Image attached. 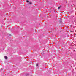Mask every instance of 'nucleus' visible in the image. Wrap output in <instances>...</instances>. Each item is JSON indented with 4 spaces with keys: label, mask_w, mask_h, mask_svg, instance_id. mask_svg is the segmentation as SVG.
<instances>
[{
    "label": "nucleus",
    "mask_w": 76,
    "mask_h": 76,
    "mask_svg": "<svg viewBox=\"0 0 76 76\" xmlns=\"http://www.w3.org/2000/svg\"><path fill=\"white\" fill-rule=\"evenodd\" d=\"M25 75L26 76H29V74L26 73L25 74Z\"/></svg>",
    "instance_id": "20e7f679"
},
{
    "label": "nucleus",
    "mask_w": 76,
    "mask_h": 76,
    "mask_svg": "<svg viewBox=\"0 0 76 76\" xmlns=\"http://www.w3.org/2000/svg\"><path fill=\"white\" fill-rule=\"evenodd\" d=\"M4 58L6 60H7V58H8V57H7V56H5Z\"/></svg>",
    "instance_id": "f03ea898"
},
{
    "label": "nucleus",
    "mask_w": 76,
    "mask_h": 76,
    "mask_svg": "<svg viewBox=\"0 0 76 76\" xmlns=\"http://www.w3.org/2000/svg\"><path fill=\"white\" fill-rule=\"evenodd\" d=\"M29 4H32V3L31 2H29Z\"/></svg>",
    "instance_id": "39448f33"
},
{
    "label": "nucleus",
    "mask_w": 76,
    "mask_h": 76,
    "mask_svg": "<svg viewBox=\"0 0 76 76\" xmlns=\"http://www.w3.org/2000/svg\"><path fill=\"white\" fill-rule=\"evenodd\" d=\"M71 67H72V66H71Z\"/></svg>",
    "instance_id": "f3484780"
},
{
    "label": "nucleus",
    "mask_w": 76,
    "mask_h": 76,
    "mask_svg": "<svg viewBox=\"0 0 76 76\" xmlns=\"http://www.w3.org/2000/svg\"><path fill=\"white\" fill-rule=\"evenodd\" d=\"M74 51H75V50H74Z\"/></svg>",
    "instance_id": "f8f14e48"
},
{
    "label": "nucleus",
    "mask_w": 76,
    "mask_h": 76,
    "mask_svg": "<svg viewBox=\"0 0 76 76\" xmlns=\"http://www.w3.org/2000/svg\"><path fill=\"white\" fill-rule=\"evenodd\" d=\"M71 67H72V66H71Z\"/></svg>",
    "instance_id": "dca6fc26"
},
{
    "label": "nucleus",
    "mask_w": 76,
    "mask_h": 76,
    "mask_svg": "<svg viewBox=\"0 0 76 76\" xmlns=\"http://www.w3.org/2000/svg\"><path fill=\"white\" fill-rule=\"evenodd\" d=\"M60 23H62V19H60V20L59 21Z\"/></svg>",
    "instance_id": "f257e3e1"
},
{
    "label": "nucleus",
    "mask_w": 76,
    "mask_h": 76,
    "mask_svg": "<svg viewBox=\"0 0 76 76\" xmlns=\"http://www.w3.org/2000/svg\"><path fill=\"white\" fill-rule=\"evenodd\" d=\"M74 37H76V36H74Z\"/></svg>",
    "instance_id": "9b49d317"
},
{
    "label": "nucleus",
    "mask_w": 76,
    "mask_h": 76,
    "mask_svg": "<svg viewBox=\"0 0 76 76\" xmlns=\"http://www.w3.org/2000/svg\"><path fill=\"white\" fill-rule=\"evenodd\" d=\"M75 60H76V58H75Z\"/></svg>",
    "instance_id": "ddd939ff"
},
{
    "label": "nucleus",
    "mask_w": 76,
    "mask_h": 76,
    "mask_svg": "<svg viewBox=\"0 0 76 76\" xmlns=\"http://www.w3.org/2000/svg\"><path fill=\"white\" fill-rule=\"evenodd\" d=\"M73 12V11H71V13Z\"/></svg>",
    "instance_id": "9d476101"
},
{
    "label": "nucleus",
    "mask_w": 76,
    "mask_h": 76,
    "mask_svg": "<svg viewBox=\"0 0 76 76\" xmlns=\"http://www.w3.org/2000/svg\"><path fill=\"white\" fill-rule=\"evenodd\" d=\"M75 31H76V30H75Z\"/></svg>",
    "instance_id": "6ab92c4d"
},
{
    "label": "nucleus",
    "mask_w": 76,
    "mask_h": 76,
    "mask_svg": "<svg viewBox=\"0 0 76 76\" xmlns=\"http://www.w3.org/2000/svg\"><path fill=\"white\" fill-rule=\"evenodd\" d=\"M36 67H38V64H37L36 65Z\"/></svg>",
    "instance_id": "423d86ee"
},
{
    "label": "nucleus",
    "mask_w": 76,
    "mask_h": 76,
    "mask_svg": "<svg viewBox=\"0 0 76 76\" xmlns=\"http://www.w3.org/2000/svg\"><path fill=\"white\" fill-rule=\"evenodd\" d=\"M61 5L60 7H58V10H59V9H60V8H61Z\"/></svg>",
    "instance_id": "7ed1b4c3"
},
{
    "label": "nucleus",
    "mask_w": 76,
    "mask_h": 76,
    "mask_svg": "<svg viewBox=\"0 0 76 76\" xmlns=\"http://www.w3.org/2000/svg\"><path fill=\"white\" fill-rule=\"evenodd\" d=\"M26 2H27V3H29V1L28 0H27L26 1Z\"/></svg>",
    "instance_id": "0eeeda50"
},
{
    "label": "nucleus",
    "mask_w": 76,
    "mask_h": 76,
    "mask_svg": "<svg viewBox=\"0 0 76 76\" xmlns=\"http://www.w3.org/2000/svg\"><path fill=\"white\" fill-rule=\"evenodd\" d=\"M74 35H76V34L75 33H74Z\"/></svg>",
    "instance_id": "1a4fd4ad"
},
{
    "label": "nucleus",
    "mask_w": 76,
    "mask_h": 76,
    "mask_svg": "<svg viewBox=\"0 0 76 76\" xmlns=\"http://www.w3.org/2000/svg\"><path fill=\"white\" fill-rule=\"evenodd\" d=\"M76 21V20H75V22Z\"/></svg>",
    "instance_id": "aec40b11"
},
{
    "label": "nucleus",
    "mask_w": 76,
    "mask_h": 76,
    "mask_svg": "<svg viewBox=\"0 0 76 76\" xmlns=\"http://www.w3.org/2000/svg\"><path fill=\"white\" fill-rule=\"evenodd\" d=\"M9 36H11V35L10 34H9Z\"/></svg>",
    "instance_id": "6e6552de"
},
{
    "label": "nucleus",
    "mask_w": 76,
    "mask_h": 76,
    "mask_svg": "<svg viewBox=\"0 0 76 76\" xmlns=\"http://www.w3.org/2000/svg\"><path fill=\"white\" fill-rule=\"evenodd\" d=\"M74 22H75V21H74Z\"/></svg>",
    "instance_id": "412c9836"
},
{
    "label": "nucleus",
    "mask_w": 76,
    "mask_h": 76,
    "mask_svg": "<svg viewBox=\"0 0 76 76\" xmlns=\"http://www.w3.org/2000/svg\"><path fill=\"white\" fill-rule=\"evenodd\" d=\"M43 53H44V52H43Z\"/></svg>",
    "instance_id": "2eb2a0df"
},
{
    "label": "nucleus",
    "mask_w": 76,
    "mask_h": 76,
    "mask_svg": "<svg viewBox=\"0 0 76 76\" xmlns=\"http://www.w3.org/2000/svg\"><path fill=\"white\" fill-rule=\"evenodd\" d=\"M76 69V68H75V69Z\"/></svg>",
    "instance_id": "a211bd4d"
},
{
    "label": "nucleus",
    "mask_w": 76,
    "mask_h": 76,
    "mask_svg": "<svg viewBox=\"0 0 76 76\" xmlns=\"http://www.w3.org/2000/svg\"><path fill=\"white\" fill-rule=\"evenodd\" d=\"M75 14V15H76V13Z\"/></svg>",
    "instance_id": "4468645a"
}]
</instances>
